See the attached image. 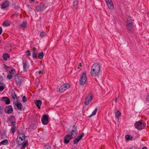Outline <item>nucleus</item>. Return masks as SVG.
Instances as JSON below:
<instances>
[{
	"instance_id": "38",
	"label": "nucleus",
	"mask_w": 149,
	"mask_h": 149,
	"mask_svg": "<svg viewBox=\"0 0 149 149\" xmlns=\"http://www.w3.org/2000/svg\"><path fill=\"white\" fill-rule=\"evenodd\" d=\"M5 88V87L3 86H0V91H3Z\"/></svg>"
},
{
	"instance_id": "41",
	"label": "nucleus",
	"mask_w": 149,
	"mask_h": 149,
	"mask_svg": "<svg viewBox=\"0 0 149 149\" xmlns=\"http://www.w3.org/2000/svg\"><path fill=\"white\" fill-rule=\"evenodd\" d=\"M106 1L107 4L112 3L111 0H106Z\"/></svg>"
},
{
	"instance_id": "16",
	"label": "nucleus",
	"mask_w": 149,
	"mask_h": 149,
	"mask_svg": "<svg viewBox=\"0 0 149 149\" xmlns=\"http://www.w3.org/2000/svg\"><path fill=\"white\" fill-rule=\"evenodd\" d=\"M78 6V2L77 0H74L73 3L72 9L74 10H77Z\"/></svg>"
},
{
	"instance_id": "49",
	"label": "nucleus",
	"mask_w": 149,
	"mask_h": 149,
	"mask_svg": "<svg viewBox=\"0 0 149 149\" xmlns=\"http://www.w3.org/2000/svg\"><path fill=\"white\" fill-rule=\"evenodd\" d=\"M38 73H39V74H42V71H39V72H38Z\"/></svg>"
},
{
	"instance_id": "26",
	"label": "nucleus",
	"mask_w": 149,
	"mask_h": 149,
	"mask_svg": "<svg viewBox=\"0 0 149 149\" xmlns=\"http://www.w3.org/2000/svg\"><path fill=\"white\" fill-rule=\"evenodd\" d=\"M107 6L109 9H113V3L108 4Z\"/></svg>"
},
{
	"instance_id": "7",
	"label": "nucleus",
	"mask_w": 149,
	"mask_h": 149,
	"mask_svg": "<svg viewBox=\"0 0 149 149\" xmlns=\"http://www.w3.org/2000/svg\"><path fill=\"white\" fill-rule=\"evenodd\" d=\"M14 80L17 86L20 87L22 83V80L20 77H19L18 74H17L15 76Z\"/></svg>"
},
{
	"instance_id": "31",
	"label": "nucleus",
	"mask_w": 149,
	"mask_h": 149,
	"mask_svg": "<svg viewBox=\"0 0 149 149\" xmlns=\"http://www.w3.org/2000/svg\"><path fill=\"white\" fill-rule=\"evenodd\" d=\"M43 149H51V147L49 145H45L43 146Z\"/></svg>"
},
{
	"instance_id": "30",
	"label": "nucleus",
	"mask_w": 149,
	"mask_h": 149,
	"mask_svg": "<svg viewBox=\"0 0 149 149\" xmlns=\"http://www.w3.org/2000/svg\"><path fill=\"white\" fill-rule=\"evenodd\" d=\"M38 58L39 59H41L42 58L43 56V52H41L39 53L38 54Z\"/></svg>"
},
{
	"instance_id": "6",
	"label": "nucleus",
	"mask_w": 149,
	"mask_h": 149,
	"mask_svg": "<svg viewBox=\"0 0 149 149\" xmlns=\"http://www.w3.org/2000/svg\"><path fill=\"white\" fill-rule=\"evenodd\" d=\"M70 84L68 83H66L62 85L60 87L59 91L60 92H64L65 90L70 87Z\"/></svg>"
},
{
	"instance_id": "17",
	"label": "nucleus",
	"mask_w": 149,
	"mask_h": 149,
	"mask_svg": "<svg viewBox=\"0 0 149 149\" xmlns=\"http://www.w3.org/2000/svg\"><path fill=\"white\" fill-rule=\"evenodd\" d=\"M22 105V104L21 102H17L14 105V106H16L17 109L19 110H21Z\"/></svg>"
},
{
	"instance_id": "39",
	"label": "nucleus",
	"mask_w": 149,
	"mask_h": 149,
	"mask_svg": "<svg viewBox=\"0 0 149 149\" xmlns=\"http://www.w3.org/2000/svg\"><path fill=\"white\" fill-rule=\"evenodd\" d=\"M12 77L13 76H12V75H11V74L8 75H7V78L9 79H10L12 78Z\"/></svg>"
},
{
	"instance_id": "47",
	"label": "nucleus",
	"mask_w": 149,
	"mask_h": 149,
	"mask_svg": "<svg viewBox=\"0 0 149 149\" xmlns=\"http://www.w3.org/2000/svg\"><path fill=\"white\" fill-rule=\"evenodd\" d=\"M146 100L147 101H149V95H147Z\"/></svg>"
},
{
	"instance_id": "8",
	"label": "nucleus",
	"mask_w": 149,
	"mask_h": 149,
	"mask_svg": "<svg viewBox=\"0 0 149 149\" xmlns=\"http://www.w3.org/2000/svg\"><path fill=\"white\" fill-rule=\"evenodd\" d=\"M47 6L45 5V3H41L40 5L35 7L36 10L38 11H40L47 8Z\"/></svg>"
},
{
	"instance_id": "19",
	"label": "nucleus",
	"mask_w": 149,
	"mask_h": 149,
	"mask_svg": "<svg viewBox=\"0 0 149 149\" xmlns=\"http://www.w3.org/2000/svg\"><path fill=\"white\" fill-rule=\"evenodd\" d=\"M3 60L5 61H6L7 60V58L10 57V56L8 54L4 53L2 56Z\"/></svg>"
},
{
	"instance_id": "24",
	"label": "nucleus",
	"mask_w": 149,
	"mask_h": 149,
	"mask_svg": "<svg viewBox=\"0 0 149 149\" xmlns=\"http://www.w3.org/2000/svg\"><path fill=\"white\" fill-rule=\"evenodd\" d=\"M125 138L126 140H132L133 137L132 136H130L129 135H126L125 136Z\"/></svg>"
},
{
	"instance_id": "14",
	"label": "nucleus",
	"mask_w": 149,
	"mask_h": 149,
	"mask_svg": "<svg viewBox=\"0 0 149 149\" xmlns=\"http://www.w3.org/2000/svg\"><path fill=\"white\" fill-rule=\"evenodd\" d=\"M9 4V2L8 1L6 0L1 4V8L2 9H4L8 7Z\"/></svg>"
},
{
	"instance_id": "10",
	"label": "nucleus",
	"mask_w": 149,
	"mask_h": 149,
	"mask_svg": "<svg viewBox=\"0 0 149 149\" xmlns=\"http://www.w3.org/2000/svg\"><path fill=\"white\" fill-rule=\"evenodd\" d=\"M41 121L43 124L46 125L49 122L48 117L47 115L44 114L42 117Z\"/></svg>"
},
{
	"instance_id": "36",
	"label": "nucleus",
	"mask_w": 149,
	"mask_h": 149,
	"mask_svg": "<svg viewBox=\"0 0 149 149\" xmlns=\"http://www.w3.org/2000/svg\"><path fill=\"white\" fill-rule=\"evenodd\" d=\"M26 53V55L28 56H29L31 55V54L30 53V51L29 50L27 51Z\"/></svg>"
},
{
	"instance_id": "11",
	"label": "nucleus",
	"mask_w": 149,
	"mask_h": 149,
	"mask_svg": "<svg viewBox=\"0 0 149 149\" xmlns=\"http://www.w3.org/2000/svg\"><path fill=\"white\" fill-rule=\"evenodd\" d=\"M23 70L24 72L27 71V70L29 68V66L27 60H24L22 61Z\"/></svg>"
},
{
	"instance_id": "52",
	"label": "nucleus",
	"mask_w": 149,
	"mask_h": 149,
	"mask_svg": "<svg viewBox=\"0 0 149 149\" xmlns=\"http://www.w3.org/2000/svg\"><path fill=\"white\" fill-rule=\"evenodd\" d=\"M1 81H0V84H3V83H1Z\"/></svg>"
},
{
	"instance_id": "13",
	"label": "nucleus",
	"mask_w": 149,
	"mask_h": 149,
	"mask_svg": "<svg viewBox=\"0 0 149 149\" xmlns=\"http://www.w3.org/2000/svg\"><path fill=\"white\" fill-rule=\"evenodd\" d=\"M13 111V107L11 105H9L6 106L4 110V111L6 113L8 114H10Z\"/></svg>"
},
{
	"instance_id": "5",
	"label": "nucleus",
	"mask_w": 149,
	"mask_h": 149,
	"mask_svg": "<svg viewBox=\"0 0 149 149\" xmlns=\"http://www.w3.org/2000/svg\"><path fill=\"white\" fill-rule=\"evenodd\" d=\"M135 127L138 130H141L144 128L146 124L140 121L136 122L134 124Z\"/></svg>"
},
{
	"instance_id": "48",
	"label": "nucleus",
	"mask_w": 149,
	"mask_h": 149,
	"mask_svg": "<svg viewBox=\"0 0 149 149\" xmlns=\"http://www.w3.org/2000/svg\"><path fill=\"white\" fill-rule=\"evenodd\" d=\"M142 149H147V148L146 147H143Z\"/></svg>"
},
{
	"instance_id": "21",
	"label": "nucleus",
	"mask_w": 149,
	"mask_h": 149,
	"mask_svg": "<svg viewBox=\"0 0 149 149\" xmlns=\"http://www.w3.org/2000/svg\"><path fill=\"white\" fill-rule=\"evenodd\" d=\"M8 144V140L7 139H5L2 141L0 143V145H5Z\"/></svg>"
},
{
	"instance_id": "37",
	"label": "nucleus",
	"mask_w": 149,
	"mask_h": 149,
	"mask_svg": "<svg viewBox=\"0 0 149 149\" xmlns=\"http://www.w3.org/2000/svg\"><path fill=\"white\" fill-rule=\"evenodd\" d=\"M22 101L24 102H25L27 100L25 96H23L22 98Z\"/></svg>"
},
{
	"instance_id": "56",
	"label": "nucleus",
	"mask_w": 149,
	"mask_h": 149,
	"mask_svg": "<svg viewBox=\"0 0 149 149\" xmlns=\"http://www.w3.org/2000/svg\"><path fill=\"white\" fill-rule=\"evenodd\" d=\"M4 66H6V65H4Z\"/></svg>"
},
{
	"instance_id": "15",
	"label": "nucleus",
	"mask_w": 149,
	"mask_h": 149,
	"mask_svg": "<svg viewBox=\"0 0 149 149\" xmlns=\"http://www.w3.org/2000/svg\"><path fill=\"white\" fill-rule=\"evenodd\" d=\"M84 134L83 133L80 135L78 136L77 138H76L73 141L74 144H76L84 136Z\"/></svg>"
},
{
	"instance_id": "53",
	"label": "nucleus",
	"mask_w": 149,
	"mask_h": 149,
	"mask_svg": "<svg viewBox=\"0 0 149 149\" xmlns=\"http://www.w3.org/2000/svg\"><path fill=\"white\" fill-rule=\"evenodd\" d=\"M1 30L0 31V35L1 34Z\"/></svg>"
},
{
	"instance_id": "32",
	"label": "nucleus",
	"mask_w": 149,
	"mask_h": 149,
	"mask_svg": "<svg viewBox=\"0 0 149 149\" xmlns=\"http://www.w3.org/2000/svg\"><path fill=\"white\" fill-rule=\"evenodd\" d=\"M37 53L36 52H33L32 54V56L33 58H37Z\"/></svg>"
},
{
	"instance_id": "29",
	"label": "nucleus",
	"mask_w": 149,
	"mask_h": 149,
	"mask_svg": "<svg viewBox=\"0 0 149 149\" xmlns=\"http://www.w3.org/2000/svg\"><path fill=\"white\" fill-rule=\"evenodd\" d=\"M26 25L27 22H23L21 25L22 27L25 28L26 27Z\"/></svg>"
},
{
	"instance_id": "22",
	"label": "nucleus",
	"mask_w": 149,
	"mask_h": 149,
	"mask_svg": "<svg viewBox=\"0 0 149 149\" xmlns=\"http://www.w3.org/2000/svg\"><path fill=\"white\" fill-rule=\"evenodd\" d=\"M10 25V22L8 21H6L3 22V25L4 26H9Z\"/></svg>"
},
{
	"instance_id": "28",
	"label": "nucleus",
	"mask_w": 149,
	"mask_h": 149,
	"mask_svg": "<svg viewBox=\"0 0 149 149\" xmlns=\"http://www.w3.org/2000/svg\"><path fill=\"white\" fill-rule=\"evenodd\" d=\"M11 98L12 99L14 100L15 98L17 99V96L16 94H15V92L14 91L13 92V93H12L11 95Z\"/></svg>"
},
{
	"instance_id": "55",
	"label": "nucleus",
	"mask_w": 149,
	"mask_h": 149,
	"mask_svg": "<svg viewBox=\"0 0 149 149\" xmlns=\"http://www.w3.org/2000/svg\"><path fill=\"white\" fill-rule=\"evenodd\" d=\"M80 68V67H78V69H79Z\"/></svg>"
},
{
	"instance_id": "45",
	"label": "nucleus",
	"mask_w": 149,
	"mask_h": 149,
	"mask_svg": "<svg viewBox=\"0 0 149 149\" xmlns=\"http://www.w3.org/2000/svg\"><path fill=\"white\" fill-rule=\"evenodd\" d=\"M118 97H118H115V102L116 103L117 102V100Z\"/></svg>"
},
{
	"instance_id": "2",
	"label": "nucleus",
	"mask_w": 149,
	"mask_h": 149,
	"mask_svg": "<svg viewBox=\"0 0 149 149\" xmlns=\"http://www.w3.org/2000/svg\"><path fill=\"white\" fill-rule=\"evenodd\" d=\"M101 68L100 65L98 63L93 64L91 68V75L93 77L97 76L100 72Z\"/></svg>"
},
{
	"instance_id": "20",
	"label": "nucleus",
	"mask_w": 149,
	"mask_h": 149,
	"mask_svg": "<svg viewBox=\"0 0 149 149\" xmlns=\"http://www.w3.org/2000/svg\"><path fill=\"white\" fill-rule=\"evenodd\" d=\"M21 149H24L26 146L28 145V141L27 140H26L22 144Z\"/></svg>"
},
{
	"instance_id": "1",
	"label": "nucleus",
	"mask_w": 149,
	"mask_h": 149,
	"mask_svg": "<svg viewBox=\"0 0 149 149\" xmlns=\"http://www.w3.org/2000/svg\"><path fill=\"white\" fill-rule=\"evenodd\" d=\"M67 134L64 138V143L67 144L70 140L75 137L77 134L78 131L77 127L74 125L72 126H70V127L68 130Z\"/></svg>"
},
{
	"instance_id": "44",
	"label": "nucleus",
	"mask_w": 149,
	"mask_h": 149,
	"mask_svg": "<svg viewBox=\"0 0 149 149\" xmlns=\"http://www.w3.org/2000/svg\"><path fill=\"white\" fill-rule=\"evenodd\" d=\"M33 52H37V50H36V48H34L33 49Z\"/></svg>"
},
{
	"instance_id": "46",
	"label": "nucleus",
	"mask_w": 149,
	"mask_h": 149,
	"mask_svg": "<svg viewBox=\"0 0 149 149\" xmlns=\"http://www.w3.org/2000/svg\"><path fill=\"white\" fill-rule=\"evenodd\" d=\"M3 80V78L2 76H0V81H2Z\"/></svg>"
},
{
	"instance_id": "54",
	"label": "nucleus",
	"mask_w": 149,
	"mask_h": 149,
	"mask_svg": "<svg viewBox=\"0 0 149 149\" xmlns=\"http://www.w3.org/2000/svg\"><path fill=\"white\" fill-rule=\"evenodd\" d=\"M5 134V133H3V134H2V136H3V134L4 135Z\"/></svg>"
},
{
	"instance_id": "23",
	"label": "nucleus",
	"mask_w": 149,
	"mask_h": 149,
	"mask_svg": "<svg viewBox=\"0 0 149 149\" xmlns=\"http://www.w3.org/2000/svg\"><path fill=\"white\" fill-rule=\"evenodd\" d=\"M17 128L16 127H13L10 129V131L12 132V134L13 135L15 131H16Z\"/></svg>"
},
{
	"instance_id": "27",
	"label": "nucleus",
	"mask_w": 149,
	"mask_h": 149,
	"mask_svg": "<svg viewBox=\"0 0 149 149\" xmlns=\"http://www.w3.org/2000/svg\"><path fill=\"white\" fill-rule=\"evenodd\" d=\"M115 114L116 116L118 118L119 117H120L121 115L120 112V111L118 110L116 112H115Z\"/></svg>"
},
{
	"instance_id": "43",
	"label": "nucleus",
	"mask_w": 149,
	"mask_h": 149,
	"mask_svg": "<svg viewBox=\"0 0 149 149\" xmlns=\"http://www.w3.org/2000/svg\"><path fill=\"white\" fill-rule=\"evenodd\" d=\"M7 97H3L2 98V100L3 101H5L6 102V100Z\"/></svg>"
},
{
	"instance_id": "34",
	"label": "nucleus",
	"mask_w": 149,
	"mask_h": 149,
	"mask_svg": "<svg viewBox=\"0 0 149 149\" xmlns=\"http://www.w3.org/2000/svg\"><path fill=\"white\" fill-rule=\"evenodd\" d=\"M9 119L10 121H15V118L14 116L11 115Z\"/></svg>"
},
{
	"instance_id": "12",
	"label": "nucleus",
	"mask_w": 149,
	"mask_h": 149,
	"mask_svg": "<svg viewBox=\"0 0 149 149\" xmlns=\"http://www.w3.org/2000/svg\"><path fill=\"white\" fill-rule=\"evenodd\" d=\"M93 99L92 95H88L85 99L84 101V103L85 105H88L91 102Z\"/></svg>"
},
{
	"instance_id": "40",
	"label": "nucleus",
	"mask_w": 149,
	"mask_h": 149,
	"mask_svg": "<svg viewBox=\"0 0 149 149\" xmlns=\"http://www.w3.org/2000/svg\"><path fill=\"white\" fill-rule=\"evenodd\" d=\"M15 72V69H12V70H11L10 71V73H11V74H13L14 72Z\"/></svg>"
},
{
	"instance_id": "35",
	"label": "nucleus",
	"mask_w": 149,
	"mask_h": 149,
	"mask_svg": "<svg viewBox=\"0 0 149 149\" xmlns=\"http://www.w3.org/2000/svg\"><path fill=\"white\" fill-rule=\"evenodd\" d=\"M5 103L6 104H8L10 103V100L8 97L7 98L6 100Z\"/></svg>"
},
{
	"instance_id": "9",
	"label": "nucleus",
	"mask_w": 149,
	"mask_h": 149,
	"mask_svg": "<svg viewBox=\"0 0 149 149\" xmlns=\"http://www.w3.org/2000/svg\"><path fill=\"white\" fill-rule=\"evenodd\" d=\"M86 76L85 73H83L81 77L80 84L81 85H84L87 81Z\"/></svg>"
},
{
	"instance_id": "50",
	"label": "nucleus",
	"mask_w": 149,
	"mask_h": 149,
	"mask_svg": "<svg viewBox=\"0 0 149 149\" xmlns=\"http://www.w3.org/2000/svg\"><path fill=\"white\" fill-rule=\"evenodd\" d=\"M79 65L80 67H81L82 66V64L81 63H80L79 65Z\"/></svg>"
},
{
	"instance_id": "51",
	"label": "nucleus",
	"mask_w": 149,
	"mask_h": 149,
	"mask_svg": "<svg viewBox=\"0 0 149 149\" xmlns=\"http://www.w3.org/2000/svg\"><path fill=\"white\" fill-rule=\"evenodd\" d=\"M1 107L0 106V114L1 113Z\"/></svg>"
},
{
	"instance_id": "18",
	"label": "nucleus",
	"mask_w": 149,
	"mask_h": 149,
	"mask_svg": "<svg viewBox=\"0 0 149 149\" xmlns=\"http://www.w3.org/2000/svg\"><path fill=\"white\" fill-rule=\"evenodd\" d=\"M34 102L38 108H40V106L42 103V102L40 100H35L34 101Z\"/></svg>"
},
{
	"instance_id": "33",
	"label": "nucleus",
	"mask_w": 149,
	"mask_h": 149,
	"mask_svg": "<svg viewBox=\"0 0 149 149\" xmlns=\"http://www.w3.org/2000/svg\"><path fill=\"white\" fill-rule=\"evenodd\" d=\"M46 35V33L44 31H42L40 33V36L41 37H42L44 36H45Z\"/></svg>"
},
{
	"instance_id": "42",
	"label": "nucleus",
	"mask_w": 149,
	"mask_h": 149,
	"mask_svg": "<svg viewBox=\"0 0 149 149\" xmlns=\"http://www.w3.org/2000/svg\"><path fill=\"white\" fill-rule=\"evenodd\" d=\"M15 121H12L11 122V125L13 126V127H15Z\"/></svg>"
},
{
	"instance_id": "3",
	"label": "nucleus",
	"mask_w": 149,
	"mask_h": 149,
	"mask_svg": "<svg viewBox=\"0 0 149 149\" xmlns=\"http://www.w3.org/2000/svg\"><path fill=\"white\" fill-rule=\"evenodd\" d=\"M133 20L129 17L127 19L126 22L127 29L130 33H132L133 31Z\"/></svg>"
},
{
	"instance_id": "4",
	"label": "nucleus",
	"mask_w": 149,
	"mask_h": 149,
	"mask_svg": "<svg viewBox=\"0 0 149 149\" xmlns=\"http://www.w3.org/2000/svg\"><path fill=\"white\" fill-rule=\"evenodd\" d=\"M25 136L23 133L19 134L16 140L17 143L19 145H22L25 141Z\"/></svg>"
},
{
	"instance_id": "25",
	"label": "nucleus",
	"mask_w": 149,
	"mask_h": 149,
	"mask_svg": "<svg viewBox=\"0 0 149 149\" xmlns=\"http://www.w3.org/2000/svg\"><path fill=\"white\" fill-rule=\"evenodd\" d=\"M97 111V109L96 108L95 109V110L92 112V114L90 116H88V117L90 118L91 116L95 115Z\"/></svg>"
}]
</instances>
